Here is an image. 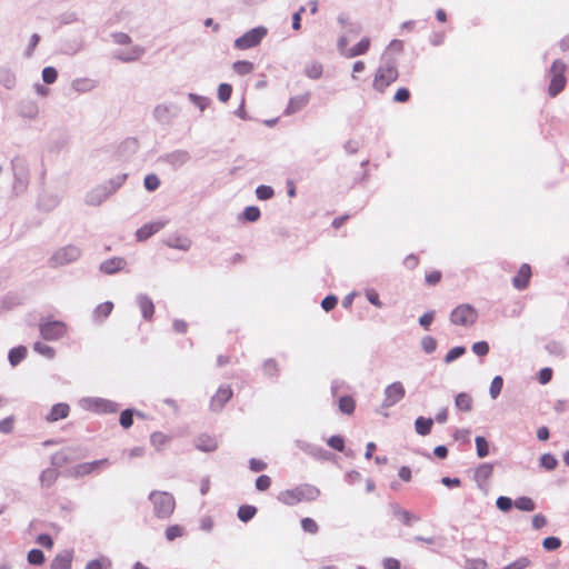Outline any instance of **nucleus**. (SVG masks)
I'll list each match as a JSON object with an SVG mask.
<instances>
[{"label": "nucleus", "instance_id": "obj_1", "mask_svg": "<svg viewBox=\"0 0 569 569\" xmlns=\"http://www.w3.org/2000/svg\"><path fill=\"white\" fill-rule=\"evenodd\" d=\"M128 174L121 173L118 174L108 181L98 184L97 187L92 188L87 194H86V203L89 206H100L102 202H104L111 194H113L121 186L126 182Z\"/></svg>", "mask_w": 569, "mask_h": 569}, {"label": "nucleus", "instance_id": "obj_2", "mask_svg": "<svg viewBox=\"0 0 569 569\" xmlns=\"http://www.w3.org/2000/svg\"><path fill=\"white\" fill-rule=\"evenodd\" d=\"M399 77L397 61L391 57H383L382 63L378 67L375 73L372 87L378 92H385V90L395 82Z\"/></svg>", "mask_w": 569, "mask_h": 569}, {"label": "nucleus", "instance_id": "obj_3", "mask_svg": "<svg viewBox=\"0 0 569 569\" xmlns=\"http://www.w3.org/2000/svg\"><path fill=\"white\" fill-rule=\"evenodd\" d=\"M320 496V490L309 483H302L293 489H287L278 495V500L287 506H295L301 501H313Z\"/></svg>", "mask_w": 569, "mask_h": 569}, {"label": "nucleus", "instance_id": "obj_4", "mask_svg": "<svg viewBox=\"0 0 569 569\" xmlns=\"http://www.w3.org/2000/svg\"><path fill=\"white\" fill-rule=\"evenodd\" d=\"M149 500L159 519H168L174 511L176 500L170 492L153 490L149 493Z\"/></svg>", "mask_w": 569, "mask_h": 569}, {"label": "nucleus", "instance_id": "obj_5", "mask_svg": "<svg viewBox=\"0 0 569 569\" xmlns=\"http://www.w3.org/2000/svg\"><path fill=\"white\" fill-rule=\"evenodd\" d=\"M39 331L42 339L48 341H57L68 333V326L60 320L51 318H41L39 322Z\"/></svg>", "mask_w": 569, "mask_h": 569}, {"label": "nucleus", "instance_id": "obj_6", "mask_svg": "<svg viewBox=\"0 0 569 569\" xmlns=\"http://www.w3.org/2000/svg\"><path fill=\"white\" fill-rule=\"evenodd\" d=\"M81 257V249L74 244H67L57 249L51 258L49 264L52 268L62 267L77 261Z\"/></svg>", "mask_w": 569, "mask_h": 569}, {"label": "nucleus", "instance_id": "obj_7", "mask_svg": "<svg viewBox=\"0 0 569 569\" xmlns=\"http://www.w3.org/2000/svg\"><path fill=\"white\" fill-rule=\"evenodd\" d=\"M567 66L561 60L557 59L552 62L550 67V84L548 88V93L550 97L558 96L566 86V77L565 71Z\"/></svg>", "mask_w": 569, "mask_h": 569}, {"label": "nucleus", "instance_id": "obj_8", "mask_svg": "<svg viewBox=\"0 0 569 569\" xmlns=\"http://www.w3.org/2000/svg\"><path fill=\"white\" fill-rule=\"evenodd\" d=\"M13 171V184L12 189L16 194L23 193L29 184V169L23 159L16 158L11 161Z\"/></svg>", "mask_w": 569, "mask_h": 569}, {"label": "nucleus", "instance_id": "obj_9", "mask_svg": "<svg viewBox=\"0 0 569 569\" xmlns=\"http://www.w3.org/2000/svg\"><path fill=\"white\" fill-rule=\"evenodd\" d=\"M478 319L477 310L469 303H462L456 307L450 313V321L456 326L469 327Z\"/></svg>", "mask_w": 569, "mask_h": 569}, {"label": "nucleus", "instance_id": "obj_10", "mask_svg": "<svg viewBox=\"0 0 569 569\" xmlns=\"http://www.w3.org/2000/svg\"><path fill=\"white\" fill-rule=\"evenodd\" d=\"M81 403L86 410L96 413H114L119 409V405L117 402L98 397L84 398L82 399Z\"/></svg>", "mask_w": 569, "mask_h": 569}, {"label": "nucleus", "instance_id": "obj_11", "mask_svg": "<svg viewBox=\"0 0 569 569\" xmlns=\"http://www.w3.org/2000/svg\"><path fill=\"white\" fill-rule=\"evenodd\" d=\"M267 28L256 27L244 32L234 41V47L239 50H247L258 46L267 34Z\"/></svg>", "mask_w": 569, "mask_h": 569}, {"label": "nucleus", "instance_id": "obj_12", "mask_svg": "<svg viewBox=\"0 0 569 569\" xmlns=\"http://www.w3.org/2000/svg\"><path fill=\"white\" fill-rule=\"evenodd\" d=\"M406 390L400 381L388 385L385 389L383 408H390L405 398Z\"/></svg>", "mask_w": 569, "mask_h": 569}, {"label": "nucleus", "instance_id": "obj_13", "mask_svg": "<svg viewBox=\"0 0 569 569\" xmlns=\"http://www.w3.org/2000/svg\"><path fill=\"white\" fill-rule=\"evenodd\" d=\"M160 160L169 164L172 169L177 170L191 160V154L187 150L177 149L164 153L160 157Z\"/></svg>", "mask_w": 569, "mask_h": 569}, {"label": "nucleus", "instance_id": "obj_14", "mask_svg": "<svg viewBox=\"0 0 569 569\" xmlns=\"http://www.w3.org/2000/svg\"><path fill=\"white\" fill-rule=\"evenodd\" d=\"M231 397V387L228 385L220 386L210 400V410L214 412L221 411Z\"/></svg>", "mask_w": 569, "mask_h": 569}, {"label": "nucleus", "instance_id": "obj_15", "mask_svg": "<svg viewBox=\"0 0 569 569\" xmlns=\"http://www.w3.org/2000/svg\"><path fill=\"white\" fill-rule=\"evenodd\" d=\"M296 446L302 450L303 452L308 453L309 456L313 457L317 460H328L331 456V452L323 449L320 446L309 443L305 440H296Z\"/></svg>", "mask_w": 569, "mask_h": 569}, {"label": "nucleus", "instance_id": "obj_16", "mask_svg": "<svg viewBox=\"0 0 569 569\" xmlns=\"http://www.w3.org/2000/svg\"><path fill=\"white\" fill-rule=\"evenodd\" d=\"M146 50L141 46H132L131 48L127 50H118L113 53L114 59L121 61V62H133L139 60L143 54Z\"/></svg>", "mask_w": 569, "mask_h": 569}, {"label": "nucleus", "instance_id": "obj_17", "mask_svg": "<svg viewBox=\"0 0 569 569\" xmlns=\"http://www.w3.org/2000/svg\"><path fill=\"white\" fill-rule=\"evenodd\" d=\"M166 223H167L166 221H151V222L144 223L136 232L137 240L138 241L148 240L154 233L159 232L166 226Z\"/></svg>", "mask_w": 569, "mask_h": 569}, {"label": "nucleus", "instance_id": "obj_18", "mask_svg": "<svg viewBox=\"0 0 569 569\" xmlns=\"http://www.w3.org/2000/svg\"><path fill=\"white\" fill-rule=\"evenodd\" d=\"M18 114L24 119H36L39 114L38 103L32 99H22L18 104Z\"/></svg>", "mask_w": 569, "mask_h": 569}, {"label": "nucleus", "instance_id": "obj_19", "mask_svg": "<svg viewBox=\"0 0 569 569\" xmlns=\"http://www.w3.org/2000/svg\"><path fill=\"white\" fill-rule=\"evenodd\" d=\"M310 100V92H306L303 94L295 96L289 99L287 108L284 109L286 116H291L300 110H302Z\"/></svg>", "mask_w": 569, "mask_h": 569}, {"label": "nucleus", "instance_id": "obj_20", "mask_svg": "<svg viewBox=\"0 0 569 569\" xmlns=\"http://www.w3.org/2000/svg\"><path fill=\"white\" fill-rule=\"evenodd\" d=\"M136 302L141 311V316L146 321H151L154 313V305L151 298L144 293H139Z\"/></svg>", "mask_w": 569, "mask_h": 569}, {"label": "nucleus", "instance_id": "obj_21", "mask_svg": "<svg viewBox=\"0 0 569 569\" xmlns=\"http://www.w3.org/2000/svg\"><path fill=\"white\" fill-rule=\"evenodd\" d=\"M531 277V268L528 263H523L517 274L512 278V286L518 290H523L528 287Z\"/></svg>", "mask_w": 569, "mask_h": 569}, {"label": "nucleus", "instance_id": "obj_22", "mask_svg": "<svg viewBox=\"0 0 569 569\" xmlns=\"http://www.w3.org/2000/svg\"><path fill=\"white\" fill-rule=\"evenodd\" d=\"M113 303L111 301H104L99 303L92 311V322L101 325L112 312Z\"/></svg>", "mask_w": 569, "mask_h": 569}, {"label": "nucleus", "instance_id": "obj_23", "mask_svg": "<svg viewBox=\"0 0 569 569\" xmlns=\"http://www.w3.org/2000/svg\"><path fill=\"white\" fill-rule=\"evenodd\" d=\"M72 559V550H63L62 552L56 555L51 561L50 569H71Z\"/></svg>", "mask_w": 569, "mask_h": 569}, {"label": "nucleus", "instance_id": "obj_24", "mask_svg": "<svg viewBox=\"0 0 569 569\" xmlns=\"http://www.w3.org/2000/svg\"><path fill=\"white\" fill-rule=\"evenodd\" d=\"M70 406L66 402H59L52 406L49 413L46 416V420L48 422H56L58 420L64 419L69 416Z\"/></svg>", "mask_w": 569, "mask_h": 569}, {"label": "nucleus", "instance_id": "obj_25", "mask_svg": "<svg viewBox=\"0 0 569 569\" xmlns=\"http://www.w3.org/2000/svg\"><path fill=\"white\" fill-rule=\"evenodd\" d=\"M194 447L203 452H212L218 448V442L216 438L203 433L194 439Z\"/></svg>", "mask_w": 569, "mask_h": 569}, {"label": "nucleus", "instance_id": "obj_26", "mask_svg": "<svg viewBox=\"0 0 569 569\" xmlns=\"http://www.w3.org/2000/svg\"><path fill=\"white\" fill-rule=\"evenodd\" d=\"M124 266L126 261L123 258L113 257L101 262L100 271L106 274H113L120 271Z\"/></svg>", "mask_w": 569, "mask_h": 569}, {"label": "nucleus", "instance_id": "obj_27", "mask_svg": "<svg viewBox=\"0 0 569 569\" xmlns=\"http://www.w3.org/2000/svg\"><path fill=\"white\" fill-rule=\"evenodd\" d=\"M493 466L491 463H481L478 466L473 473V479L479 488L492 476Z\"/></svg>", "mask_w": 569, "mask_h": 569}, {"label": "nucleus", "instance_id": "obj_28", "mask_svg": "<svg viewBox=\"0 0 569 569\" xmlns=\"http://www.w3.org/2000/svg\"><path fill=\"white\" fill-rule=\"evenodd\" d=\"M164 244L169 248L188 251L191 248V240L183 236L173 234V236H170L164 241Z\"/></svg>", "mask_w": 569, "mask_h": 569}, {"label": "nucleus", "instance_id": "obj_29", "mask_svg": "<svg viewBox=\"0 0 569 569\" xmlns=\"http://www.w3.org/2000/svg\"><path fill=\"white\" fill-rule=\"evenodd\" d=\"M17 78L14 72L8 67H0V84L11 90L16 87Z\"/></svg>", "mask_w": 569, "mask_h": 569}, {"label": "nucleus", "instance_id": "obj_30", "mask_svg": "<svg viewBox=\"0 0 569 569\" xmlns=\"http://www.w3.org/2000/svg\"><path fill=\"white\" fill-rule=\"evenodd\" d=\"M370 48V39L368 37L362 38L357 44L350 48L347 53H345L346 58H355L358 56H362L368 52Z\"/></svg>", "mask_w": 569, "mask_h": 569}, {"label": "nucleus", "instance_id": "obj_31", "mask_svg": "<svg viewBox=\"0 0 569 569\" xmlns=\"http://www.w3.org/2000/svg\"><path fill=\"white\" fill-rule=\"evenodd\" d=\"M72 89L77 92L84 93L97 87V82L88 78H78L72 81Z\"/></svg>", "mask_w": 569, "mask_h": 569}, {"label": "nucleus", "instance_id": "obj_32", "mask_svg": "<svg viewBox=\"0 0 569 569\" xmlns=\"http://www.w3.org/2000/svg\"><path fill=\"white\" fill-rule=\"evenodd\" d=\"M71 461L69 449H62L51 456V465L56 468H61Z\"/></svg>", "mask_w": 569, "mask_h": 569}, {"label": "nucleus", "instance_id": "obj_33", "mask_svg": "<svg viewBox=\"0 0 569 569\" xmlns=\"http://www.w3.org/2000/svg\"><path fill=\"white\" fill-rule=\"evenodd\" d=\"M27 357V348L18 346L12 348L8 353V360L12 367L18 366Z\"/></svg>", "mask_w": 569, "mask_h": 569}, {"label": "nucleus", "instance_id": "obj_34", "mask_svg": "<svg viewBox=\"0 0 569 569\" xmlns=\"http://www.w3.org/2000/svg\"><path fill=\"white\" fill-rule=\"evenodd\" d=\"M322 73H323V66L320 62L312 61V62L306 63L305 74L309 79H313V80L320 79L322 77Z\"/></svg>", "mask_w": 569, "mask_h": 569}, {"label": "nucleus", "instance_id": "obj_35", "mask_svg": "<svg viewBox=\"0 0 569 569\" xmlns=\"http://www.w3.org/2000/svg\"><path fill=\"white\" fill-rule=\"evenodd\" d=\"M433 425V420L431 418L418 417L415 421L416 432L420 436H427L430 433Z\"/></svg>", "mask_w": 569, "mask_h": 569}, {"label": "nucleus", "instance_id": "obj_36", "mask_svg": "<svg viewBox=\"0 0 569 569\" xmlns=\"http://www.w3.org/2000/svg\"><path fill=\"white\" fill-rule=\"evenodd\" d=\"M393 515L399 517L403 525L411 526L412 521H418L419 517L409 512L408 510L401 509L398 505H392Z\"/></svg>", "mask_w": 569, "mask_h": 569}, {"label": "nucleus", "instance_id": "obj_37", "mask_svg": "<svg viewBox=\"0 0 569 569\" xmlns=\"http://www.w3.org/2000/svg\"><path fill=\"white\" fill-rule=\"evenodd\" d=\"M455 405L458 410L468 412L472 409V399L466 392H460L456 396Z\"/></svg>", "mask_w": 569, "mask_h": 569}, {"label": "nucleus", "instance_id": "obj_38", "mask_svg": "<svg viewBox=\"0 0 569 569\" xmlns=\"http://www.w3.org/2000/svg\"><path fill=\"white\" fill-rule=\"evenodd\" d=\"M143 417V413L136 411L134 409H126L120 413L119 422L122 428L128 429L133 425V416Z\"/></svg>", "mask_w": 569, "mask_h": 569}, {"label": "nucleus", "instance_id": "obj_39", "mask_svg": "<svg viewBox=\"0 0 569 569\" xmlns=\"http://www.w3.org/2000/svg\"><path fill=\"white\" fill-rule=\"evenodd\" d=\"M59 472L56 469H44L40 475V482L42 487H51L58 479Z\"/></svg>", "mask_w": 569, "mask_h": 569}, {"label": "nucleus", "instance_id": "obj_40", "mask_svg": "<svg viewBox=\"0 0 569 569\" xmlns=\"http://www.w3.org/2000/svg\"><path fill=\"white\" fill-rule=\"evenodd\" d=\"M339 410L345 415H352L355 412L356 402L351 396H342L338 401Z\"/></svg>", "mask_w": 569, "mask_h": 569}, {"label": "nucleus", "instance_id": "obj_41", "mask_svg": "<svg viewBox=\"0 0 569 569\" xmlns=\"http://www.w3.org/2000/svg\"><path fill=\"white\" fill-rule=\"evenodd\" d=\"M257 513V508L252 505H242L239 507L237 516L242 522L250 521Z\"/></svg>", "mask_w": 569, "mask_h": 569}, {"label": "nucleus", "instance_id": "obj_42", "mask_svg": "<svg viewBox=\"0 0 569 569\" xmlns=\"http://www.w3.org/2000/svg\"><path fill=\"white\" fill-rule=\"evenodd\" d=\"M253 63L247 60H238L233 63L232 69L239 76H247L253 71Z\"/></svg>", "mask_w": 569, "mask_h": 569}, {"label": "nucleus", "instance_id": "obj_43", "mask_svg": "<svg viewBox=\"0 0 569 569\" xmlns=\"http://www.w3.org/2000/svg\"><path fill=\"white\" fill-rule=\"evenodd\" d=\"M515 507L521 511H533L536 503L531 498L522 496L515 500Z\"/></svg>", "mask_w": 569, "mask_h": 569}, {"label": "nucleus", "instance_id": "obj_44", "mask_svg": "<svg viewBox=\"0 0 569 569\" xmlns=\"http://www.w3.org/2000/svg\"><path fill=\"white\" fill-rule=\"evenodd\" d=\"M477 455L479 458H485L489 455V443L482 436H477L475 439Z\"/></svg>", "mask_w": 569, "mask_h": 569}, {"label": "nucleus", "instance_id": "obj_45", "mask_svg": "<svg viewBox=\"0 0 569 569\" xmlns=\"http://www.w3.org/2000/svg\"><path fill=\"white\" fill-rule=\"evenodd\" d=\"M262 369L263 373L268 377H277L279 375L278 362L272 358H269L263 362Z\"/></svg>", "mask_w": 569, "mask_h": 569}, {"label": "nucleus", "instance_id": "obj_46", "mask_svg": "<svg viewBox=\"0 0 569 569\" xmlns=\"http://www.w3.org/2000/svg\"><path fill=\"white\" fill-rule=\"evenodd\" d=\"M33 350L48 359H52L56 356V351L52 347L40 341L33 345Z\"/></svg>", "mask_w": 569, "mask_h": 569}, {"label": "nucleus", "instance_id": "obj_47", "mask_svg": "<svg viewBox=\"0 0 569 569\" xmlns=\"http://www.w3.org/2000/svg\"><path fill=\"white\" fill-rule=\"evenodd\" d=\"M27 559H28V562L33 566H41L46 560L44 553L40 549H31L28 552Z\"/></svg>", "mask_w": 569, "mask_h": 569}, {"label": "nucleus", "instance_id": "obj_48", "mask_svg": "<svg viewBox=\"0 0 569 569\" xmlns=\"http://www.w3.org/2000/svg\"><path fill=\"white\" fill-rule=\"evenodd\" d=\"M111 567V560L107 557L93 559L87 562L84 569H107Z\"/></svg>", "mask_w": 569, "mask_h": 569}, {"label": "nucleus", "instance_id": "obj_49", "mask_svg": "<svg viewBox=\"0 0 569 569\" xmlns=\"http://www.w3.org/2000/svg\"><path fill=\"white\" fill-rule=\"evenodd\" d=\"M502 386H503V379L501 376H496L491 383H490V388H489V395L492 399H497L498 396L500 395L501 392V389H502Z\"/></svg>", "mask_w": 569, "mask_h": 569}, {"label": "nucleus", "instance_id": "obj_50", "mask_svg": "<svg viewBox=\"0 0 569 569\" xmlns=\"http://www.w3.org/2000/svg\"><path fill=\"white\" fill-rule=\"evenodd\" d=\"M545 349L552 356L565 358V348L558 341H550L545 346Z\"/></svg>", "mask_w": 569, "mask_h": 569}, {"label": "nucleus", "instance_id": "obj_51", "mask_svg": "<svg viewBox=\"0 0 569 569\" xmlns=\"http://www.w3.org/2000/svg\"><path fill=\"white\" fill-rule=\"evenodd\" d=\"M274 191L270 186L260 184L256 188V197L259 200H269L273 197Z\"/></svg>", "mask_w": 569, "mask_h": 569}, {"label": "nucleus", "instance_id": "obj_52", "mask_svg": "<svg viewBox=\"0 0 569 569\" xmlns=\"http://www.w3.org/2000/svg\"><path fill=\"white\" fill-rule=\"evenodd\" d=\"M561 540L558 537L550 536L542 540V547L547 551H555L561 547Z\"/></svg>", "mask_w": 569, "mask_h": 569}, {"label": "nucleus", "instance_id": "obj_53", "mask_svg": "<svg viewBox=\"0 0 569 569\" xmlns=\"http://www.w3.org/2000/svg\"><path fill=\"white\" fill-rule=\"evenodd\" d=\"M188 98L201 111H203L210 104V99L207 97H202L196 93H189Z\"/></svg>", "mask_w": 569, "mask_h": 569}, {"label": "nucleus", "instance_id": "obj_54", "mask_svg": "<svg viewBox=\"0 0 569 569\" xmlns=\"http://www.w3.org/2000/svg\"><path fill=\"white\" fill-rule=\"evenodd\" d=\"M260 209L256 206H249L242 212L243 219L250 222L257 221L260 218Z\"/></svg>", "mask_w": 569, "mask_h": 569}, {"label": "nucleus", "instance_id": "obj_55", "mask_svg": "<svg viewBox=\"0 0 569 569\" xmlns=\"http://www.w3.org/2000/svg\"><path fill=\"white\" fill-rule=\"evenodd\" d=\"M558 465V460L551 453H543L540 457V466L546 470H553Z\"/></svg>", "mask_w": 569, "mask_h": 569}, {"label": "nucleus", "instance_id": "obj_56", "mask_svg": "<svg viewBox=\"0 0 569 569\" xmlns=\"http://www.w3.org/2000/svg\"><path fill=\"white\" fill-rule=\"evenodd\" d=\"M496 506L500 511L508 512L515 506V501L509 497L500 496L496 500Z\"/></svg>", "mask_w": 569, "mask_h": 569}, {"label": "nucleus", "instance_id": "obj_57", "mask_svg": "<svg viewBox=\"0 0 569 569\" xmlns=\"http://www.w3.org/2000/svg\"><path fill=\"white\" fill-rule=\"evenodd\" d=\"M466 353V348L462 347V346H457V347H453L452 349H450L446 357H445V362L446 363H450L452 361H455L456 359L460 358L461 356H463Z\"/></svg>", "mask_w": 569, "mask_h": 569}, {"label": "nucleus", "instance_id": "obj_58", "mask_svg": "<svg viewBox=\"0 0 569 569\" xmlns=\"http://www.w3.org/2000/svg\"><path fill=\"white\" fill-rule=\"evenodd\" d=\"M421 348L426 353L430 355L437 349V340L431 336H425L421 339Z\"/></svg>", "mask_w": 569, "mask_h": 569}, {"label": "nucleus", "instance_id": "obj_59", "mask_svg": "<svg viewBox=\"0 0 569 569\" xmlns=\"http://www.w3.org/2000/svg\"><path fill=\"white\" fill-rule=\"evenodd\" d=\"M58 78V71L53 67H46L42 70V80L47 84H52Z\"/></svg>", "mask_w": 569, "mask_h": 569}, {"label": "nucleus", "instance_id": "obj_60", "mask_svg": "<svg viewBox=\"0 0 569 569\" xmlns=\"http://www.w3.org/2000/svg\"><path fill=\"white\" fill-rule=\"evenodd\" d=\"M143 184L148 191H154L160 186V179L158 178L157 174L150 173L144 177Z\"/></svg>", "mask_w": 569, "mask_h": 569}, {"label": "nucleus", "instance_id": "obj_61", "mask_svg": "<svg viewBox=\"0 0 569 569\" xmlns=\"http://www.w3.org/2000/svg\"><path fill=\"white\" fill-rule=\"evenodd\" d=\"M166 538L169 540V541H172L174 540L176 538L178 537H181L183 535V528L179 525H172V526H169L167 529H166Z\"/></svg>", "mask_w": 569, "mask_h": 569}, {"label": "nucleus", "instance_id": "obj_62", "mask_svg": "<svg viewBox=\"0 0 569 569\" xmlns=\"http://www.w3.org/2000/svg\"><path fill=\"white\" fill-rule=\"evenodd\" d=\"M232 93V87L229 83H221L218 88V99L222 102H227Z\"/></svg>", "mask_w": 569, "mask_h": 569}, {"label": "nucleus", "instance_id": "obj_63", "mask_svg": "<svg viewBox=\"0 0 569 569\" xmlns=\"http://www.w3.org/2000/svg\"><path fill=\"white\" fill-rule=\"evenodd\" d=\"M301 528L303 529V531L312 535L317 533L319 530L317 522L308 517L301 519Z\"/></svg>", "mask_w": 569, "mask_h": 569}, {"label": "nucleus", "instance_id": "obj_64", "mask_svg": "<svg viewBox=\"0 0 569 569\" xmlns=\"http://www.w3.org/2000/svg\"><path fill=\"white\" fill-rule=\"evenodd\" d=\"M530 565H531V560L528 557L523 556V557L516 559L515 561H512L511 563H509L505 567L507 569H526Z\"/></svg>", "mask_w": 569, "mask_h": 569}]
</instances>
